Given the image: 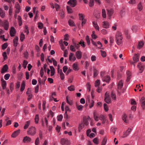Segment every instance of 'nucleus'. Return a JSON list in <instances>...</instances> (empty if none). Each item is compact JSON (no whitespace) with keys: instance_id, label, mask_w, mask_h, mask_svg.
I'll return each instance as SVG.
<instances>
[{"instance_id":"40","label":"nucleus","mask_w":145,"mask_h":145,"mask_svg":"<svg viewBox=\"0 0 145 145\" xmlns=\"http://www.w3.org/2000/svg\"><path fill=\"white\" fill-rule=\"evenodd\" d=\"M84 124H83L82 123L79 125L78 127V130L79 131H80L81 129L84 127Z\"/></svg>"},{"instance_id":"45","label":"nucleus","mask_w":145,"mask_h":145,"mask_svg":"<svg viewBox=\"0 0 145 145\" xmlns=\"http://www.w3.org/2000/svg\"><path fill=\"white\" fill-rule=\"evenodd\" d=\"M39 115L36 114L35 116V122L36 123H38L39 120Z\"/></svg>"},{"instance_id":"47","label":"nucleus","mask_w":145,"mask_h":145,"mask_svg":"<svg viewBox=\"0 0 145 145\" xmlns=\"http://www.w3.org/2000/svg\"><path fill=\"white\" fill-rule=\"evenodd\" d=\"M60 73V76L61 80H63L64 79V74L63 73L62 71V70H61V72Z\"/></svg>"},{"instance_id":"56","label":"nucleus","mask_w":145,"mask_h":145,"mask_svg":"<svg viewBox=\"0 0 145 145\" xmlns=\"http://www.w3.org/2000/svg\"><path fill=\"white\" fill-rule=\"evenodd\" d=\"M138 8L139 10L140 11L142 9V7L141 5V3L140 2L138 5Z\"/></svg>"},{"instance_id":"50","label":"nucleus","mask_w":145,"mask_h":145,"mask_svg":"<svg viewBox=\"0 0 145 145\" xmlns=\"http://www.w3.org/2000/svg\"><path fill=\"white\" fill-rule=\"evenodd\" d=\"M8 46V44L7 43H5L2 45V48L3 50L5 49Z\"/></svg>"},{"instance_id":"46","label":"nucleus","mask_w":145,"mask_h":145,"mask_svg":"<svg viewBox=\"0 0 145 145\" xmlns=\"http://www.w3.org/2000/svg\"><path fill=\"white\" fill-rule=\"evenodd\" d=\"M73 44L74 45V46L77 49H79V48L80 47V45L78 43H76L75 42H73Z\"/></svg>"},{"instance_id":"7","label":"nucleus","mask_w":145,"mask_h":145,"mask_svg":"<svg viewBox=\"0 0 145 145\" xmlns=\"http://www.w3.org/2000/svg\"><path fill=\"white\" fill-rule=\"evenodd\" d=\"M16 33V31L13 27H12L10 31V33L11 37H14Z\"/></svg>"},{"instance_id":"20","label":"nucleus","mask_w":145,"mask_h":145,"mask_svg":"<svg viewBox=\"0 0 145 145\" xmlns=\"http://www.w3.org/2000/svg\"><path fill=\"white\" fill-rule=\"evenodd\" d=\"M103 27L105 28H107L109 27V24L108 22L104 21L103 22Z\"/></svg>"},{"instance_id":"53","label":"nucleus","mask_w":145,"mask_h":145,"mask_svg":"<svg viewBox=\"0 0 145 145\" xmlns=\"http://www.w3.org/2000/svg\"><path fill=\"white\" fill-rule=\"evenodd\" d=\"M110 98V95L108 93H107V92H106L105 95L104 100H105L106 99Z\"/></svg>"},{"instance_id":"39","label":"nucleus","mask_w":145,"mask_h":145,"mask_svg":"<svg viewBox=\"0 0 145 145\" xmlns=\"http://www.w3.org/2000/svg\"><path fill=\"white\" fill-rule=\"evenodd\" d=\"M68 89L71 91H73L75 90V88L74 86L71 85L70 86L68 87Z\"/></svg>"},{"instance_id":"59","label":"nucleus","mask_w":145,"mask_h":145,"mask_svg":"<svg viewBox=\"0 0 145 145\" xmlns=\"http://www.w3.org/2000/svg\"><path fill=\"white\" fill-rule=\"evenodd\" d=\"M74 46H73L72 45H71L70 46V50L73 51V52H75L76 51V50L75 48L74 47Z\"/></svg>"},{"instance_id":"3","label":"nucleus","mask_w":145,"mask_h":145,"mask_svg":"<svg viewBox=\"0 0 145 145\" xmlns=\"http://www.w3.org/2000/svg\"><path fill=\"white\" fill-rule=\"evenodd\" d=\"M67 4L72 7H74L77 4L76 0H70Z\"/></svg>"},{"instance_id":"42","label":"nucleus","mask_w":145,"mask_h":145,"mask_svg":"<svg viewBox=\"0 0 145 145\" xmlns=\"http://www.w3.org/2000/svg\"><path fill=\"white\" fill-rule=\"evenodd\" d=\"M67 9L68 13H71L72 12V11L71 8L67 6Z\"/></svg>"},{"instance_id":"38","label":"nucleus","mask_w":145,"mask_h":145,"mask_svg":"<svg viewBox=\"0 0 145 145\" xmlns=\"http://www.w3.org/2000/svg\"><path fill=\"white\" fill-rule=\"evenodd\" d=\"M78 16H79V19L80 20H82L84 19V16L82 14L79 13L78 14Z\"/></svg>"},{"instance_id":"22","label":"nucleus","mask_w":145,"mask_h":145,"mask_svg":"<svg viewBox=\"0 0 145 145\" xmlns=\"http://www.w3.org/2000/svg\"><path fill=\"white\" fill-rule=\"evenodd\" d=\"M44 81H42V80L41 79V78H39V79L38 80V82H39V83L40 84V85H41V84L42 83L43 84H45V81L46 80V76H44Z\"/></svg>"},{"instance_id":"55","label":"nucleus","mask_w":145,"mask_h":145,"mask_svg":"<svg viewBox=\"0 0 145 145\" xmlns=\"http://www.w3.org/2000/svg\"><path fill=\"white\" fill-rule=\"evenodd\" d=\"M27 61L24 60L23 62V67L24 69H25L27 67Z\"/></svg>"},{"instance_id":"36","label":"nucleus","mask_w":145,"mask_h":145,"mask_svg":"<svg viewBox=\"0 0 145 145\" xmlns=\"http://www.w3.org/2000/svg\"><path fill=\"white\" fill-rule=\"evenodd\" d=\"M79 44L84 48L86 46V45L84 44V41L82 40H80V42H79Z\"/></svg>"},{"instance_id":"17","label":"nucleus","mask_w":145,"mask_h":145,"mask_svg":"<svg viewBox=\"0 0 145 145\" xmlns=\"http://www.w3.org/2000/svg\"><path fill=\"white\" fill-rule=\"evenodd\" d=\"M18 37H16L13 40L14 46L16 47L18 45Z\"/></svg>"},{"instance_id":"41","label":"nucleus","mask_w":145,"mask_h":145,"mask_svg":"<svg viewBox=\"0 0 145 145\" xmlns=\"http://www.w3.org/2000/svg\"><path fill=\"white\" fill-rule=\"evenodd\" d=\"M100 84V80H96L95 83V87H97L99 86Z\"/></svg>"},{"instance_id":"57","label":"nucleus","mask_w":145,"mask_h":145,"mask_svg":"<svg viewBox=\"0 0 145 145\" xmlns=\"http://www.w3.org/2000/svg\"><path fill=\"white\" fill-rule=\"evenodd\" d=\"M93 142L96 144H97L99 143L98 138H95L93 140Z\"/></svg>"},{"instance_id":"16","label":"nucleus","mask_w":145,"mask_h":145,"mask_svg":"<svg viewBox=\"0 0 145 145\" xmlns=\"http://www.w3.org/2000/svg\"><path fill=\"white\" fill-rule=\"evenodd\" d=\"M83 122L84 124L87 126L88 124V119H87L86 116H84L83 118Z\"/></svg>"},{"instance_id":"23","label":"nucleus","mask_w":145,"mask_h":145,"mask_svg":"<svg viewBox=\"0 0 145 145\" xmlns=\"http://www.w3.org/2000/svg\"><path fill=\"white\" fill-rule=\"evenodd\" d=\"M68 23L69 25L71 27L75 26V24L74 23V22L71 20H69L68 21Z\"/></svg>"},{"instance_id":"2","label":"nucleus","mask_w":145,"mask_h":145,"mask_svg":"<svg viewBox=\"0 0 145 145\" xmlns=\"http://www.w3.org/2000/svg\"><path fill=\"white\" fill-rule=\"evenodd\" d=\"M36 133V129L33 126L30 127L28 130V133L31 135H34Z\"/></svg>"},{"instance_id":"1","label":"nucleus","mask_w":145,"mask_h":145,"mask_svg":"<svg viewBox=\"0 0 145 145\" xmlns=\"http://www.w3.org/2000/svg\"><path fill=\"white\" fill-rule=\"evenodd\" d=\"M116 40L117 44L118 45H120L122 42V39H123L121 33L118 31L116 35Z\"/></svg>"},{"instance_id":"4","label":"nucleus","mask_w":145,"mask_h":145,"mask_svg":"<svg viewBox=\"0 0 145 145\" xmlns=\"http://www.w3.org/2000/svg\"><path fill=\"white\" fill-rule=\"evenodd\" d=\"M123 85V84L122 82V80H120L118 84V90L117 91L118 93L119 94L120 93V92L119 91V89H121V88H122V87Z\"/></svg>"},{"instance_id":"27","label":"nucleus","mask_w":145,"mask_h":145,"mask_svg":"<svg viewBox=\"0 0 145 145\" xmlns=\"http://www.w3.org/2000/svg\"><path fill=\"white\" fill-rule=\"evenodd\" d=\"M7 85L6 82L5 80H3L2 81V82L1 84V86L2 88L3 89H5L6 88Z\"/></svg>"},{"instance_id":"9","label":"nucleus","mask_w":145,"mask_h":145,"mask_svg":"<svg viewBox=\"0 0 145 145\" xmlns=\"http://www.w3.org/2000/svg\"><path fill=\"white\" fill-rule=\"evenodd\" d=\"M134 56H135L133 57V60L135 63H137L139 60V55L138 54H135Z\"/></svg>"},{"instance_id":"54","label":"nucleus","mask_w":145,"mask_h":145,"mask_svg":"<svg viewBox=\"0 0 145 145\" xmlns=\"http://www.w3.org/2000/svg\"><path fill=\"white\" fill-rule=\"evenodd\" d=\"M10 76V75L9 74H6L4 76V78L6 80H8Z\"/></svg>"},{"instance_id":"13","label":"nucleus","mask_w":145,"mask_h":145,"mask_svg":"<svg viewBox=\"0 0 145 145\" xmlns=\"http://www.w3.org/2000/svg\"><path fill=\"white\" fill-rule=\"evenodd\" d=\"M8 67L7 65L6 64L1 69V73H4L7 71L8 69Z\"/></svg>"},{"instance_id":"34","label":"nucleus","mask_w":145,"mask_h":145,"mask_svg":"<svg viewBox=\"0 0 145 145\" xmlns=\"http://www.w3.org/2000/svg\"><path fill=\"white\" fill-rule=\"evenodd\" d=\"M93 26L98 31L99 30V27L97 25V23H95V22L94 21L93 22Z\"/></svg>"},{"instance_id":"18","label":"nucleus","mask_w":145,"mask_h":145,"mask_svg":"<svg viewBox=\"0 0 145 145\" xmlns=\"http://www.w3.org/2000/svg\"><path fill=\"white\" fill-rule=\"evenodd\" d=\"M50 68L51 70V76H53L55 74V70L54 68L52 66H50Z\"/></svg>"},{"instance_id":"44","label":"nucleus","mask_w":145,"mask_h":145,"mask_svg":"<svg viewBox=\"0 0 145 145\" xmlns=\"http://www.w3.org/2000/svg\"><path fill=\"white\" fill-rule=\"evenodd\" d=\"M100 52H101V55L103 57H105L106 56V53L105 51L101 50Z\"/></svg>"},{"instance_id":"49","label":"nucleus","mask_w":145,"mask_h":145,"mask_svg":"<svg viewBox=\"0 0 145 145\" xmlns=\"http://www.w3.org/2000/svg\"><path fill=\"white\" fill-rule=\"evenodd\" d=\"M86 40L88 44V45H89L90 44V42L89 37L88 35H87L86 36Z\"/></svg>"},{"instance_id":"48","label":"nucleus","mask_w":145,"mask_h":145,"mask_svg":"<svg viewBox=\"0 0 145 145\" xmlns=\"http://www.w3.org/2000/svg\"><path fill=\"white\" fill-rule=\"evenodd\" d=\"M124 33L127 38L128 39H129L130 37V36L129 35H128V30H125L124 31Z\"/></svg>"},{"instance_id":"32","label":"nucleus","mask_w":145,"mask_h":145,"mask_svg":"<svg viewBox=\"0 0 145 145\" xmlns=\"http://www.w3.org/2000/svg\"><path fill=\"white\" fill-rule=\"evenodd\" d=\"M144 44V43L143 41H141L139 42L138 44L137 48L139 49L142 47Z\"/></svg>"},{"instance_id":"19","label":"nucleus","mask_w":145,"mask_h":145,"mask_svg":"<svg viewBox=\"0 0 145 145\" xmlns=\"http://www.w3.org/2000/svg\"><path fill=\"white\" fill-rule=\"evenodd\" d=\"M93 67V77L95 78L98 75V72L97 69L94 68V67Z\"/></svg>"},{"instance_id":"8","label":"nucleus","mask_w":145,"mask_h":145,"mask_svg":"<svg viewBox=\"0 0 145 145\" xmlns=\"http://www.w3.org/2000/svg\"><path fill=\"white\" fill-rule=\"evenodd\" d=\"M20 130L19 129L14 131L12 134L11 137L12 138H15L20 133Z\"/></svg>"},{"instance_id":"21","label":"nucleus","mask_w":145,"mask_h":145,"mask_svg":"<svg viewBox=\"0 0 145 145\" xmlns=\"http://www.w3.org/2000/svg\"><path fill=\"white\" fill-rule=\"evenodd\" d=\"M107 140V138L106 136H105L103 138L101 145H105Z\"/></svg>"},{"instance_id":"61","label":"nucleus","mask_w":145,"mask_h":145,"mask_svg":"<svg viewBox=\"0 0 145 145\" xmlns=\"http://www.w3.org/2000/svg\"><path fill=\"white\" fill-rule=\"evenodd\" d=\"M93 116H94V118L95 119V120L96 121H97L98 120V117L97 116H96L95 114V112H93Z\"/></svg>"},{"instance_id":"58","label":"nucleus","mask_w":145,"mask_h":145,"mask_svg":"<svg viewBox=\"0 0 145 145\" xmlns=\"http://www.w3.org/2000/svg\"><path fill=\"white\" fill-rule=\"evenodd\" d=\"M3 56L4 57V59L5 60L7 59V52H4L3 54Z\"/></svg>"},{"instance_id":"63","label":"nucleus","mask_w":145,"mask_h":145,"mask_svg":"<svg viewBox=\"0 0 145 145\" xmlns=\"http://www.w3.org/2000/svg\"><path fill=\"white\" fill-rule=\"evenodd\" d=\"M38 24V27L40 29H42L43 25V24L41 22H39Z\"/></svg>"},{"instance_id":"14","label":"nucleus","mask_w":145,"mask_h":145,"mask_svg":"<svg viewBox=\"0 0 145 145\" xmlns=\"http://www.w3.org/2000/svg\"><path fill=\"white\" fill-rule=\"evenodd\" d=\"M137 67L140 71V73L142 72L144 69V67L142 66L140 63H138L137 65Z\"/></svg>"},{"instance_id":"60","label":"nucleus","mask_w":145,"mask_h":145,"mask_svg":"<svg viewBox=\"0 0 145 145\" xmlns=\"http://www.w3.org/2000/svg\"><path fill=\"white\" fill-rule=\"evenodd\" d=\"M94 0H90L89 2V6L90 7H92L94 5Z\"/></svg>"},{"instance_id":"29","label":"nucleus","mask_w":145,"mask_h":145,"mask_svg":"<svg viewBox=\"0 0 145 145\" xmlns=\"http://www.w3.org/2000/svg\"><path fill=\"white\" fill-rule=\"evenodd\" d=\"M76 105L78 110L81 111L82 110V108L83 107V106L82 105H79L77 103H76Z\"/></svg>"},{"instance_id":"11","label":"nucleus","mask_w":145,"mask_h":145,"mask_svg":"<svg viewBox=\"0 0 145 145\" xmlns=\"http://www.w3.org/2000/svg\"><path fill=\"white\" fill-rule=\"evenodd\" d=\"M127 77L126 80V82H128L130 80L131 78L132 74L131 72L129 71H127Z\"/></svg>"},{"instance_id":"33","label":"nucleus","mask_w":145,"mask_h":145,"mask_svg":"<svg viewBox=\"0 0 145 145\" xmlns=\"http://www.w3.org/2000/svg\"><path fill=\"white\" fill-rule=\"evenodd\" d=\"M127 116L125 114H124L122 117V119L125 123H127L128 122L126 120V118H127Z\"/></svg>"},{"instance_id":"43","label":"nucleus","mask_w":145,"mask_h":145,"mask_svg":"<svg viewBox=\"0 0 145 145\" xmlns=\"http://www.w3.org/2000/svg\"><path fill=\"white\" fill-rule=\"evenodd\" d=\"M102 17L105 18L106 17V15L105 10L104 9H103L102 10Z\"/></svg>"},{"instance_id":"5","label":"nucleus","mask_w":145,"mask_h":145,"mask_svg":"<svg viewBox=\"0 0 145 145\" xmlns=\"http://www.w3.org/2000/svg\"><path fill=\"white\" fill-rule=\"evenodd\" d=\"M132 130V129H131L129 128L126 131L124 132L123 135V137L125 138L127 137L130 134Z\"/></svg>"},{"instance_id":"28","label":"nucleus","mask_w":145,"mask_h":145,"mask_svg":"<svg viewBox=\"0 0 145 145\" xmlns=\"http://www.w3.org/2000/svg\"><path fill=\"white\" fill-rule=\"evenodd\" d=\"M110 95L113 99L114 100H116V95L113 91L111 92Z\"/></svg>"},{"instance_id":"6","label":"nucleus","mask_w":145,"mask_h":145,"mask_svg":"<svg viewBox=\"0 0 145 145\" xmlns=\"http://www.w3.org/2000/svg\"><path fill=\"white\" fill-rule=\"evenodd\" d=\"M15 7L16 8L15 12L17 13H19L20 11V6L18 2L16 3Z\"/></svg>"},{"instance_id":"64","label":"nucleus","mask_w":145,"mask_h":145,"mask_svg":"<svg viewBox=\"0 0 145 145\" xmlns=\"http://www.w3.org/2000/svg\"><path fill=\"white\" fill-rule=\"evenodd\" d=\"M61 129V127L60 126H59L57 125L56 128V131L58 132H59L60 131Z\"/></svg>"},{"instance_id":"10","label":"nucleus","mask_w":145,"mask_h":145,"mask_svg":"<svg viewBox=\"0 0 145 145\" xmlns=\"http://www.w3.org/2000/svg\"><path fill=\"white\" fill-rule=\"evenodd\" d=\"M141 102V107L142 108L144 109V106L145 105V99L144 97H142L140 100Z\"/></svg>"},{"instance_id":"15","label":"nucleus","mask_w":145,"mask_h":145,"mask_svg":"<svg viewBox=\"0 0 145 145\" xmlns=\"http://www.w3.org/2000/svg\"><path fill=\"white\" fill-rule=\"evenodd\" d=\"M110 80V77L109 76H107L104 77L103 80L106 82L107 83H109Z\"/></svg>"},{"instance_id":"35","label":"nucleus","mask_w":145,"mask_h":145,"mask_svg":"<svg viewBox=\"0 0 145 145\" xmlns=\"http://www.w3.org/2000/svg\"><path fill=\"white\" fill-rule=\"evenodd\" d=\"M66 139L64 138H61L60 141L61 144L62 145H64L66 143Z\"/></svg>"},{"instance_id":"37","label":"nucleus","mask_w":145,"mask_h":145,"mask_svg":"<svg viewBox=\"0 0 145 145\" xmlns=\"http://www.w3.org/2000/svg\"><path fill=\"white\" fill-rule=\"evenodd\" d=\"M18 24L20 26H21L22 24V22L21 17L20 16H18Z\"/></svg>"},{"instance_id":"52","label":"nucleus","mask_w":145,"mask_h":145,"mask_svg":"<svg viewBox=\"0 0 145 145\" xmlns=\"http://www.w3.org/2000/svg\"><path fill=\"white\" fill-rule=\"evenodd\" d=\"M63 118V116L61 114H60L57 117V120L58 121H62Z\"/></svg>"},{"instance_id":"31","label":"nucleus","mask_w":145,"mask_h":145,"mask_svg":"<svg viewBox=\"0 0 145 145\" xmlns=\"http://www.w3.org/2000/svg\"><path fill=\"white\" fill-rule=\"evenodd\" d=\"M25 82L24 81H23L22 82L20 88V90L21 91H23L24 89L25 88Z\"/></svg>"},{"instance_id":"30","label":"nucleus","mask_w":145,"mask_h":145,"mask_svg":"<svg viewBox=\"0 0 145 145\" xmlns=\"http://www.w3.org/2000/svg\"><path fill=\"white\" fill-rule=\"evenodd\" d=\"M0 15L2 18H4L5 15V12L3 11L1 8H0Z\"/></svg>"},{"instance_id":"24","label":"nucleus","mask_w":145,"mask_h":145,"mask_svg":"<svg viewBox=\"0 0 145 145\" xmlns=\"http://www.w3.org/2000/svg\"><path fill=\"white\" fill-rule=\"evenodd\" d=\"M107 15L110 17L112 14L113 13V10L112 9L110 10L107 9Z\"/></svg>"},{"instance_id":"62","label":"nucleus","mask_w":145,"mask_h":145,"mask_svg":"<svg viewBox=\"0 0 145 145\" xmlns=\"http://www.w3.org/2000/svg\"><path fill=\"white\" fill-rule=\"evenodd\" d=\"M39 89V85H37L35 88V93H36L38 92Z\"/></svg>"},{"instance_id":"25","label":"nucleus","mask_w":145,"mask_h":145,"mask_svg":"<svg viewBox=\"0 0 145 145\" xmlns=\"http://www.w3.org/2000/svg\"><path fill=\"white\" fill-rule=\"evenodd\" d=\"M72 67L74 71H78L79 70V69L77 66V63H74L72 65Z\"/></svg>"},{"instance_id":"26","label":"nucleus","mask_w":145,"mask_h":145,"mask_svg":"<svg viewBox=\"0 0 145 145\" xmlns=\"http://www.w3.org/2000/svg\"><path fill=\"white\" fill-rule=\"evenodd\" d=\"M4 25H5L4 26V29L5 30H7L8 29V23L7 21H5Z\"/></svg>"},{"instance_id":"51","label":"nucleus","mask_w":145,"mask_h":145,"mask_svg":"<svg viewBox=\"0 0 145 145\" xmlns=\"http://www.w3.org/2000/svg\"><path fill=\"white\" fill-rule=\"evenodd\" d=\"M103 106L105 112H107L108 111V108L107 106V105L105 103H104L103 105Z\"/></svg>"},{"instance_id":"12","label":"nucleus","mask_w":145,"mask_h":145,"mask_svg":"<svg viewBox=\"0 0 145 145\" xmlns=\"http://www.w3.org/2000/svg\"><path fill=\"white\" fill-rule=\"evenodd\" d=\"M76 56L78 59H80L82 57V52L80 51H77L76 54Z\"/></svg>"}]
</instances>
